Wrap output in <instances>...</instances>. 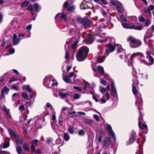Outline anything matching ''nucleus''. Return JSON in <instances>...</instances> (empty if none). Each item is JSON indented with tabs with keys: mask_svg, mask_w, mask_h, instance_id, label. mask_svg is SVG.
<instances>
[{
	"mask_svg": "<svg viewBox=\"0 0 154 154\" xmlns=\"http://www.w3.org/2000/svg\"><path fill=\"white\" fill-rule=\"evenodd\" d=\"M97 71L101 75H103L104 73L103 68L101 66H97Z\"/></svg>",
	"mask_w": 154,
	"mask_h": 154,
	"instance_id": "72a5a7b5",
	"label": "nucleus"
},
{
	"mask_svg": "<svg viewBox=\"0 0 154 154\" xmlns=\"http://www.w3.org/2000/svg\"><path fill=\"white\" fill-rule=\"evenodd\" d=\"M93 118L97 121L99 120L100 118L99 116L97 115H94L93 116Z\"/></svg>",
	"mask_w": 154,
	"mask_h": 154,
	"instance_id": "338daca9",
	"label": "nucleus"
},
{
	"mask_svg": "<svg viewBox=\"0 0 154 154\" xmlns=\"http://www.w3.org/2000/svg\"><path fill=\"white\" fill-rule=\"evenodd\" d=\"M27 9L30 11H33L34 9L33 5H29L27 8Z\"/></svg>",
	"mask_w": 154,
	"mask_h": 154,
	"instance_id": "8fccbe9b",
	"label": "nucleus"
},
{
	"mask_svg": "<svg viewBox=\"0 0 154 154\" xmlns=\"http://www.w3.org/2000/svg\"><path fill=\"white\" fill-rule=\"evenodd\" d=\"M8 131L10 135L13 137L17 138L19 137V136L17 135L10 128L8 129Z\"/></svg>",
	"mask_w": 154,
	"mask_h": 154,
	"instance_id": "c85d7f7f",
	"label": "nucleus"
},
{
	"mask_svg": "<svg viewBox=\"0 0 154 154\" xmlns=\"http://www.w3.org/2000/svg\"><path fill=\"white\" fill-rule=\"evenodd\" d=\"M19 95V94L18 93H15L12 96V99L13 100H16L18 97Z\"/></svg>",
	"mask_w": 154,
	"mask_h": 154,
	"instance_id": "de8ad7c7",
	"label": "nucleus"
},
{
	"mask_svg": "<svg viewBox=\"0 0 154 154\" xmlns=\"http://www.w3.org/2000/svg\"><path fill=\"white\" fill-rule=\"evenodd\" d=\"M107 40H109L110 44H107L106 45V48L105 49V52L104 53V57H106L109 55V52H112L115 50V46L112 45V44L115 43V39L113 38L108 37Z\"/></svg>",
	"mask_w": 154,
	"mask_h": 154,
	"instance_id": "f03ea898",
	"label": "nucleus"
},
{
	"mask_svg": "<svg viewBox=\"0 0 154 154\" xmlns=\"http://www.w3.org/2000/svg\"><path fill=\"white\" fill-rule=\"evenodd\" d=\"M139 127L140 128H141L142 129H143L144 128H146L147 129V127L145 123H143L142 125V126H141V124H140V126H139Z\"/></svg>",
	"mask_w": 154,
	"mask_h": 154,
	"instance_id": "3c124183",
	"label": "nucleus"
},
{
	"mask_svg": "<svg viewBox=\"0 0 154 154\" xmlns=\"http://www.w3.org/2000/svg\"><path fill=\"white\" fill-rule=\"evenodd\" d=\"M52 76H50V78L48 77H46L44 79L43 84V85L46 87H47L50 85L51 82L50 79L52 77Z\"/></svg>",
	"mask_w": 154,
	"mask_h": 154,
	"instance_id": "6ab92c4d",
	"label": "nucleus"
},
{
	"mask_svg": "<svg viewBox=\"0 0 154 154\" xmlns=\"http://www.w3.org/2000/svg\"><path fill=\"white\" fill-rule=\"evenodd\" d=\"M111 142V138L109 137H107L105 138L102 143V144L104 148L106 146H109Z\"/></svg>",
	"mask_w": 154,
	"mask_h": 154,
	"instance_id": "ddd939ff",
	"label": "nucleus"
},
{
	"mask_svg": "<svg viewBox=\"0 0 154 154\" xmlns=\"http://www.w3.org/2000/svg\"><path fill=\"white\" fill-rule=\"evenodd\" d=\"M109 24V22H107L106 23H101L97 28L96 29L95 32L97 35H99L100 37V36H101L99 34L102 32L103 28L107 27Z\"/></svg>",
	"mask_w": 154,
	"mask_h": 154,
	"instance_id": "6e6552de",
	"label": "nucleus"
},
{
	"mask_svg": "<svg viewBox=\"0 0 154 154\" xmlns=\"http://www.w3.org/2000/svg\"><path fill=\"white\" fill-rule=\"evenodd\" d=\"M139 20L140 22H143L145 21V19L143 17L140 16L139 17Z\"/></svg>",
	"mask_w": 154,
	"mask_h": 154,
	"instance_id": "6e6d98bb",
	"label": "nucleus"
},
{
	"mask_svg": "<svg viewBox=\"0 0 154 154\" xmlns=\"http://www.w3.org/2000/svg\"><path fill=\"white\" fill-rule=\"evenodd\" d=\"M128 23L121 22L122 26L123 28L126 29H134L140 30L143 29V27L141 26H137L138 23H135L134 22H128Z\"/></svg>",
	"mask_w": 154,
	"mask_h": 154,
	"instance_id": "7ed1b4c3",
	"label": "nucleus"
},
{
	"mask_svg": "<svg viewBox=\"0 0 154 154\" xmlns=\"http://www.w3.org/2000/svg\"><path fill=\"white\" fill-rule=\"evenodd\" d=\"M92 89L91 87L90 86V85L89 83H87L84 87V93L86 94L92 93Z\"/></svg>",
	"mask_w": 154,
	"mask_h": 154,
	"instance_id": "f8f14e48",
	"label": "nucleus"
},
{
	"mask_svg": "<svg viewBox=\"0 0 154 154\" xmlns=\"http://www.w3.org/2000/svg\"><path fill=\"white\" fill-rule=\"evenodd\" d=\"M68 117V114L65 113L64 112H62L61 114L60 115L59 118L60 119H62L63 120H64L66 119H67Z\"/></svg>",
	"mask_w": 154,
	"mask_h": 154,
	"instance_id": "bb28decb",
	"label": "nucleus"
},
{
	"mask_svg": "<svg viewBox=\"0 0 154 154\" xmlns=\"http://www.w3.org/2000/svg\"><path fill=\"white\" fill-rule=\"evenodd\" d=\"M10 146V143L8 142L5 141L3 143L2 147L3 148H8Z\"/></svg>",
	"mask_w": 154,
	"mask_h": 154,
	"instance_id": "79ce46f5",
	"label": "nucleus"
},
{
	"mask_svg": "<svg viewBox=\"0 0 154 154\" xmlns=\"http://www.w3.org/2000/svg\"><path fill=\"white\" fill-rule=\"evenodd\" d=\"M68 112L69 115H71V116H70L71 118H75L78 117V115L76 114V112L75 111L71 112Z\"/></svg>",
	"mask_w": 154,
	"mask_h": 154,
	"instance_id": "a19ab883",
	"label": "nucleus"
},
{
	"mask_svg": "<svg viewBox=\"0 0 154 154\" xmlns=\"http://www.w3.org/2000/svg\"><path fill=\"white\" fill-rule=\"evenodd\" d=\"M111 94L113 97L117 96V94L116 87L113 83L111 84Z\"/></svg>",
	"mask_w": 154,
	"mask_h": 154,
	"instance_id": "aec40b11",
	"label": "nucleus"
},
{
	"mask_svg": "<svg viewBox=\"0 0 154 154\" xmlns=\"http://www.w3.org/2000/svg\"><path fill=\"white\" fill-rule=\"evenodd\" d=\"M28 4V2L27 1H25L21 5L22 7H25L27 6Z\"/></svg>",
	"mask_w": 154,
	"mask_h": 154,
	"instance_id": "774afa93",
	"label": "nucleus"
},
{
	"mask_svg": "<svg viewBox=\"0 0 154 154\" xmlns=\"http://www.w3.org/2000/svg\"><path fill=\"white\" fill-rule=\"evenodd\" d=\"M83 121L85 123L90 125H91L93 123L92 120L88 119H85L83 120Z\"/></svg>",
	"mask_w": 154,
	"mask_h": 154,
	"instance_id": "4c0bfd02",
	"label": "nucleus"
},
{
	"mask_svg": "<svg viewBox=\"0 0 154 154\" xmlns=\"http://www.w3.org/2000/svg\"><path fill=\"white\" fill-rule=\"evenodd\" d=\"M146 54V58L148 60V61L142 59L140 60L141 63L146 64L148 66L152 65L154 61L153 58L150 55V53L148 51H147Z\"/></svg>",
	"mask_w": 154,
	"mask_h": 154,
	"instance_id": "0eeeda50",
	"label": "nucleus"
},
{
	"mask_svg": "<svg viewBox=\"0 0 154 154\" xmlns=\"http://www.w3.org/2000/svg\"><path fill=\"white\" fill-rule=\"evenodd\" d=\"M103 95L100 101V103H103L106 102V101L109 99L110 96L108 92L104 94H103Z\"/></svg>",
	"mask_w": 154,
	"mask_h": 154,
	"instance_id": "9d476101",
	"label": "nucleus"
},
{
	"mask_svg": "<svg viewBox=\"0 0 154 154\" xmlns=\"http://www.w3.org/2000/svg\"><path fill=\"white\" fill-rule=\"evenodd\" d=\"M16 149L17 153L19 154H21L22 151L21 147L20 146H17Z\"/></svg>",
	"mask_w": 154,
	"mask_h": 154,
	"instance_id": "a18cd8bd",
	"label": "nucleus"
},
{
	"mask_svg": "<svg viewBox=\"0 0 154 154\" xmlns=\"http://www.w3.org/2000/svg\"><path fill=\"white\" fill-rule=\"evenodd\" d=\"M90 3L86 0H84L81 4L80 7L82 9H85L89 8V4Z\"/></svg>",
	"mask_w": 154,
	"mask_h": 154,
	"instance_id": "4468645a",
	"label": "nucleus"
},
{
	"mask_svg": "<svg viewBox=\"0 0 154 154\" xmlns=\"http://www.w3.org/2000/svg\"><path fill=\"white\" fill-rule=\"evenodd\" d=\"M116 9L120 13L122 14L123 13L124 11L123 7L121 4L120 5H119L116 6Z\"/></svg>",
	"mask_w": 154,
	"mask_h": 154,
	"instance_id": "c756f323",
	"label": "nucleus"
},
{
	"mask_svg": "<svg viewBox=\"0 0 154 154\" xmlns=\"http://www.w3.org/2000/svg\"><path fill=\"white\" fill-rule=\"evenodd\" d=\"M132 91L134 95H136L135 102L136 105L138 106L139 105L140 106L142 104L143 101L141 98V94L140 93H138V91L136 88L135 86H132Z\"/></svg>",
	"mask_w": 154,
	"mask_h": 154,
	"instance_id": "423d86ee",
	"label": "nucleus"
},
{
	"mask_svg": "<svg viewBox=\"0 0 154 154\" xmlns=\"http://www.w3.org/2000/svg\"><path fill=\"white\" fill-rule=\"evenodd\" d=\"M3 109L8 117V118H11V117L10 115L9 110H8L6 107L4 105L3 106Z\"/></svg>",
	"mask_w": 154,
	"mask_h": 154,
	"instance_id": "f704fd0d",
	"label": "nucleus"
},
{
	"mask_svg": "<svg viewBox=\"0 0 154 154\" xmlns=\"http://www.w3.org/2000/svg\"><path fill=\"white\" fill-rule=\"evenodd\" d=\"M61 18L65 21L67 20V17L63 13L62 14Z\"/></svg>",
	"mask_w": 154,
	"mask_h": 154,
	"instance_id": "4d7b16f0",
	"label": "nucleus"
},
{
	"mask_svg": "<svg viewBox=\"0 0 154 154\" xmlns=\"http://www.w3.org/2000/svg\"><path fill=\"white\" fill-rule=\"evenodd\" d=\"M136 137V135L134 131H132L131 133L130 138L129 140L128 143L129 144L133 143Z\"/></svg>",
	"mask_w": 154,
	"mask_h": 154,
	"instance_id": "2eb2a0df",
	"label": "nucleus"
},
{
	"mask_svg": "<svg viewBox=\"0 0 154 154\" xmlns=\"http://www.w3.org/2000/svg\"><path fill=\"white\" fill-rule=\"evenodd\" d=\"M38 141V140L37 139H34L32 141L31 144L30 146V149L32 152L36 153V150L35 146L37 144Z\"/></svg>",
	"mask_w": 154,
	"mask_h": 154,
	"instance_id": "9b49d317",
	"label": "nucleus"
},
{
	"mask_svg": "<svg viewBox=\"0 0 154 154\" xmlns=\"http://www.w3.org/2000/svg\"><path fill=\"white\" fill-rule=\"evenodd\" d=\"M104 60V57H99L97 59V61L99 63H101L103 62Z\"/></svg>",
	"mask_w": 154,
	"mask_h": 154,
	"instance_id": "c03bdc74",
	"label": "nucleus"
},
{
	"mask_svg": "<svg viewBox=\"0 0 154 154\" xmlns=\"http://www.w3.org/2000/svg\"><path fill=\"white\" fill-rule=\"evenodd\" d=\"M33 7L35 11L37 12H38L41 9L40 6L37 3L34 4Z\"/></svg>",
	"mask_w": 154,
	"mask_h": 154,
	"instance_id": "7c9ffc66",
	"label": "nucleus"
},
{
	"mask_svg": "<svg viewBox=\"0 0 154 154\" xmlns=\"http://www.w3.org/2000/svg\"><path fill=\"white\" fill-rule=\"evenodd\" d=\"M150 30V29H149L144 35V41L146 43H147V39L149 38H150L153 35L151 33L149 32Z\"/></svg>",
	"mask_w": 154,
	"mask_h": 154,
	"instance_id": "412c9836",
	"label": "nucleus"
},
{
	"mask_svg": "<svg viewBox=\"0 0 154 154\" xmlns=\"http://www.w3.org/2000/svg\"><path fill=\"white\" fill-rule=\"evenodd\" d=\"M8 52L10 54H12L14 52L15 49L14 48H11L9 49Z\"/></svg>",
	"mask_w": 154,
	"mask_h": 154,
	"instance_id": "bf43d9fd",
	"label": "nucleus"
},
{
	"mask_svg": "<svg viewBox=\"0 0 154 154\" xmlns=\"http://www.w3.org/2000/svg\"><path fill=\"white\" fill-rule=\"evenodd\" d=\"M76 20L78 22L81 23L84 28H89L92 26L91 21L86 17L83 18L81 17H78Z\"/></svg>",
	"mask_w": 154,
	"mask_h": 154,
	"instance_id": "20e7f679",
	"label": "nucleus"
},
{
	"mask_svg": "<svg viewBox=\"0 0 154 154\" xmlns=\"http://www.w3.org/2000/svg\"><path fill=\"white\" fill-rule=\"evenodd\" d=\"M63 78L64 81L67 83H71V80L69 77L68 76H64L63 75Z\"/></svg>",
	"mask_w": 154,
	"mask_h": 154,
	"instance_id": "e433bc0d",
	"label": "nucleus"
},
{
	"mask_svg": "<svg viewBox=\"0 0 154 154\" xmlns=\"http://www.w3.org/2000/svg\"><path fill=\"white\" fill-rule=\"evenodd\" d=\"M18 79L17 77L11 78L9 80V82L11 83L14 81H17L18 80Z\"/></svg>",
	"mask_w": 154,
	"mask_h": 154,
	"instance_id": "5fc2aeb1",
	"label": "nucleus"
},
{
	"mask_svg": "<svg viewBox=\"0 0 154 154\" xmlns=\"http://www.w3.org/2000/svg\"><path fill=\"white\" fill-rule=\"evenodd\" d=\"M127 41L129 43L130 46L132 48H136L140 46L142 44L140 40L130 36L127 39Z\"/></svg>",
	"mask_w": 154,
	"mask_h": 154,
	"instance_id": "39448f33",
	"label": "nucleus"
},
{
	"mask_svg": "<svg viewBox=\"0 0 154 154\" xmlns=\"http://www.w3.org/2000/svg\"><path fill=\"white\" fill-rule=\"evenodd\" d=\"M110 2L112 5H115L116 6L121 4V3L116 0H111L110 1Z\"/></svg>",
	"mask_w": 154,
	"mask_h": 154,
	"instance_id": "c9c22d12",
	"label": "nucleus"
},
{
	"mask_svg": "<svg viewBox=\"0 0 154 154\" xmlns=\"http://www.w3.org/2000/svg\"><path fill=\"white\" fill-rule=\"evenodd\" d=\"M32 27V25L29 24L26 27V33L27 34V36L26 38H29L31 36V32L30 30Z\"/></svg>",
	"mask_w": 154,
	"mask_h": 154,
	"instance_id": "4be33fe9",
	"label": "nucleus"
},
{
	"mask_svg": "<svg viewBox=\"0 0 154 154\" xmlns=\"http://www.w3.org/2000/svg\"><path fill=\"white\" fill-rule=\"evenodd\" d=\"M139 148H140V147L139 146ZM135 154H143V151L142 149V150H141V149H139L137 151Z\"/></svg>",
	"mask_w": 154,
	"mask_h": 154,
	"instance_id": "e2e57ef3",
	"label": "nucleus"
},
{
	"mask_svg": "<svg viewBox=\"0 0 154 154\" xmlns=\"http://www.w3.org/2000/svg\"><path fill=\"white\" fill-rule=\"evenodd\" d=\"M115 47H117V50L118 53L122 52L124 51L121 46L120 45L116 44L115 45Z\"/></svg>",
	"mask_w": 154,
	"mask_h": 154,
	"instance_id": "473e14b6",
	"label": "nucleus"
},
{
	"mask_svg": "<svg viewBox=\"0 0 154 154\" xmlns=\"http://www.w3.org/2000/svg\"><path fill=\"white\" fill-rule=\"evenodd\" d=\"M26 89L29 92H31L32 91V89L30 88L29 86V85H27L26 86Z\"/></svg>",
	"mask_w": 154,
	"mask_h": 154,
	"instance_id": "69168bd1",
	"label": "nucleus"
},
{
	"mask_svg": "<svg viewBox=\"0 0 154 154\" xmlns=\"http://www.w3.org/2000/svg\"><path fill=\"white\" fill-rule=\"evenodd\" d=\"M137 54L138 53H133L131 56H130L129 54H128L127 57L125 56V57L126 58H128V57H129V59H128V60L129 61L128 62V65L129 66H131L132 65V58H133V56L137 55Z\"/></svg>",
	"mask_w": 154,
	"mask_h": 154,
	"instance_id": "dca6fc26",
	"label": "nucleus"
},
{
	"mask_svg": "<svg viewBox=\"0 0 154 154\" xmlns=\"http://www.w3.org/2000/svg\"><path fill=\"white\" fill-rule=\"evenodd\" d=\"M106 130L107 131L109 135L112 137L114 141L116 140V138L115 135V134L113 132L111 126L109 124L107 125L106 126Z\"/></svg>",
	"mask_w": 154,
	"mask_h": 154,
	"instance_id": "1a4fd4ad",
	"label": "nucleus"
},
{
	"mask_svg": "<svg viewBox=\"0 0 154 154\" xmlns=\"http://www.w3.org/2000/svg\"><path fill=\"white\" fill-rule=\"evenodd\" d=\"M23 147L24 150L27 151H29V147L28 145L26 143H24L23 144Z\"/></svg>",
	"mask_w": 154,
	"mask_h": 154,
	"instance_id": "37998d69",
	"label": "nucleus"
},
{
	"mask_svg": "<svg viewBox=\"0 0 154 154\" xmlns=\"http://www.w3.org/2000/svg\"><path fill=\"white\" fill-rule=\"evenodd\" d=\"M9 91V89L8 88L5 87H4L1 91L2 97H4V94H7L8 93Z\"/></svg>",
	"mask_w": 154,
	"mask_h": 154,
	"instance_id": "393cba45",
	"label": "nucleus"
},
{
	"mask_svg": "<svg viewBox=\"0 0 154 154\" xmlns=\"http://www.w3.org/2000/svg\"><path fill=\"white\" fill-rule=\"evenodd\" d=\"M74 7V6L73 5L69 6L68 7L67 10L72 13L73 11Z\"/></svg>",
	"mask_w": 154,
	"mask_h": 154,
	"instance_id": "603ef678",
	"label": "nucleus"
},
{
	"mask_svg": "<svg viewBox=\"0 0 154 154\" xmlns=\"http://www.w3.org/2000/svg\"><path fill=\"white\" fill-rule=\"evenodd\" d=\"M89 51L88 48L86 46H83L81 47L76 53L77 60L80 62L84 60L87 57Z\"/></svg>",
	"mask_w": 154,
	"mask_h": 154,
	"instance_id": "f257e3e1",
	"label": "nucleus"
},
{
	"mask_svg": "<svg viewBox=\"0 0 154 154\" xmlns=\"http://www.w3.org/2000/svg\"><path fill=\"white\" fill-rule=\"evenodd\" d=\"M110 88V85L108 84L107 85L106 88L103 86H100V87L99 90L100 92L102 94H104L106 92H108L109 91V89Z\"/></svg>",
	"mask_w": 154,
	"mask_h": 154,
	"instance_id": "f3484780",
	"label": "nucleus"
},
{
	"mask_svg": "<svg viewBox=\"0 0 154 154\" xmlns=\"http://www.w3.org/2000/svg\"><path fill=\"white\" fill-rule=\"evenodd\" d=\"M100 82L103 85H106V81L104 79H100Z\"/></svg>",
	"mask_w": 154,
	"mask_h": 154,
	"instance_id": "052dcab7",
	"label": "nucleus"
},
{
	"mask_svg": "<svg viewBox=\"0 0 154 154\" xmlns=\"http://www.w3.org/2000/svg\"><path fill=\"white\" fill-rule=\"evenodd\" d=\"M81 96L78 94H76L74 96V98L75 100L77 99L80 98Z\"/></svg>",
	"mask_w": 154,
	"mask_h": 154,
	"instance_id": "680f3d73",
	"label": "nucleus"
},
{
	"mask_svg": "<svg viewBox=\"0 0 154 154\" xmlns=\"http://www.w3.org/2000/svg\"><path fill=\"white\" fill-rule=\"evenodd\" d=\"M21 39H18L17 37V35L15 33L14 34L13 37V42L14 44V45L18 44Z\"/></svg>",
	"mask_w": 154,
	"mask_h": 154,
	"instance_id": "b1692460",
	"label": "nucleus"
},
{
	"mask_svg": "<svg viewBox=\"0 0 154 154\" xmlns=\"http://www.w3.org/2000/svg\"><path fill=\"white\" fill-rule=\"evenodd\" d=\"M78 43V42H75L72 45V48L74 50L76 49L77 48V44Z\"/></svg>",
	"mask_w": 154,
	"mask_h": 154,
	"instance_id": "09e8293b",
	"label": "nucleus"
},
{
	"mask_svg": "<svg viewBox=\"0 0 154 154\" xmlns=\"http://www.w3.org/2000/svg\"><path fill=\"white\" fill-rule=\"evenodd\" d=\"M25 106L23 105H21L20 106L19 108V109L20 111L21 112H23L25 110Z\"/></svg>",
	"mask_w": 154,
	"mask_h": 154,
	"instance_id": "864d4df0",
	"label": "nucleus"
},
{
	"mask_svg": "<svg viewBox=\"0 0 154 154\" xmlns=\"http://www.w3.org/2000/svg\"><path fill=\"white\" fill-rule=\"evenodd\" d=\"M96 3L99 4H103L104 5H107L108 3L105 0H94Z\"/></svg>",
	"mask_w": 154,
	"mask_h": 154,
	"instance_id": "2f4dec72",
	"label": "nucleus"
},
{
	"mask_svg": "<svg viewBox=\"0 0 154 154\" xmlns=\"http://www.w3.org/2000/svg\"><path fill=\"white\" fill-rule=\"evenodd\" d=\"M63 138L65 141L69 140L70 138L69 135L66 133H64L63 134Z\"/></svg>",
	"mask_w": 154,
	"mask_h": 154,
	"instance_id": "58836bf2",
	"label": "nucleus"
},
{
	"mask_svg": "<svg viewBox=\"0 0 154 154\" xmlns=\"http://www.w3.org/2000/svg\"><path fill=\"white\" fill-rule=\"evenodd\" d=\"M21 95L23 98H24L26 100H28L29 99V96L26 93H22Z\"/></svg>",
	"mask_w": 154,
	"mask_h": 154,
	"instance_id": "49530a36",
	"label": "nucleus"
},
{
	"mask_svg": "<svg viewBox=\"0 0 154 154\" xmlns=\"http://www.w3.org/2000/svg\"><path fill=\"white\" fill-rule=\"evenodd\" d=\"M134 78L133 79V83L132 84V86H135L137 85H138L139 83V81L137 80V77L135 75L133 76Z\"/></svg>",
	"mask_w": 154,
	"mask_h": 154,
	"instance_id": "cd10ccee",
	"label": "nucleus"
},
{
	"mask_svg": "<svg viewBox=\"0 0 154 154\" xmlns=\"http://www.w3.org/2000/svg\"><path fill=\"white\" fill-rule=\"evenodd\" d=\"M94 40V37L91 35H88L86 40V42L87 44H90L93 43Z\"/></svg>",
	"mask_w": 154,
	"mask_h": 154,
	"instance_id": "5701e85b",
	"label": "nucleus"
},
{
	"mask_svg": "<svg viewBox=\"0 0 154 154\" xmlns=\"http://www.w3.org/2000/svg\"><path fill=\"white\" fill-rule=\"evenodd\" d=\"M121 20L124 21L126 22L127 21V19L125 17V16L123 15H121L120 17Z\"/></svg>",
	"mask_w": 154,
	"mask_h": 154,
	"instance_id": "0e129e2a",
	"label": "nucleus"
},
{
	"mask_svg": "<svg viewBox=\"0 0 154 154\" xmlns=\"http://www.w3.org/2000/svg\"><path fill=\"white\" fill-rule=\"evenodd\" d=\"M142 104H141V105H139L138 106H137L138 108V109L140 112V116L139 118V126H140V124H141L142 122L143 121V116L142 115V114L141 113L140 110L141 109V107L142 106Z\"/></svg>",
	"mask_w": 154,
	"mask_h": 154,
	"instance_id": "a211bd4d",
	"label": "nucleus"
},
{
	"mask_svg": "<svg viewBox=\"0 0 154 154\" xmlns=\"http://www.w3.org/2000/svg\"><path fill=\"white\" fill-rule=\"evenodd\" d=\"M23 142V140L22 139H17L16 141L17 144H21Z\"/></svg>",
	"mask_w": 154,
	"mask_h": 154,
	"instance_id": "13d9d810",
	"label": "nucleus"
},
{
	"mask_svg": "<svg viewBox=\"0 0 154 154\" xmlns=\"http://www.w3.org/2000/svg\"><path fill=\"white\" fill-rule=\"evenodd\" d=\"M134 22L135 23H138L137 18L135 16H131L129 18L128 22Z\"/></svg>",
	"mask_w": 154,
	"mask_h": 154,
	"instance_id": "a878e982",
	"label": "nucleus"
},
{
	"mask_svg": "<svg viewBox=\"0 0 154 154\" xmlns=\"http://www.w3.org/2000/svg\"><path fill=\"white\" fill-rule=\"evenodd\" d=\"M59 95L61 97L64 98L68 95L67 93H65L63 92L62 91H60L59 93Z\"/></svg>",
	"mask_w": 154,
	"mask_h": 154,
	"instance_id": "ea45409f",
	"label": "nucleus"
}]
</instances>
